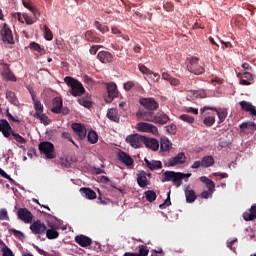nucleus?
<instances>
[{
	"label": "nucleus",
	"mask_w": 256,
	"mask_h": 256,
	"mask_svg": "<svg viewBox=\"0 0 256 256\" xmlns=\"http://www.w3.org/2000/svg\"><path fill=\"white\" fill-rule=\"evenodd\" d=\"M136 117L142 119V121H149L150 123H156L158 125H165L169 121V116L163 111L144 112L143 110L137 111Z\"/></svg>",
	"instance_id": "nucleus-1"
},
{
	"label": "nucleus",
	"mask_w": 256,
	"mask_h": 256,
	"mask_svg": "<svg viewBox=\"0 0 256 256\" xmlns=\"http://www.w3.org/2000/svg\"><path fill=\"white\" fill-rule=\"evenodd\" d=\"M0 133L3 134L6 139H14L20 145H25L27 143V139L23 138L19 133L13 131L11 124L5 119L0 120ZM11 135L13 138H11Z\"/></svg>",
	"instance_id": "nucleus-2"
},
{
	"label": "nucleus",
	"mask_w": 256,
	"mask_h": 256,
	"mask_svg": "<svg viewBox=\"0 0 256 256\" xmlns=\"http://www.w3.org/2000/svg\"><path fill=\"white\" fill-rule=\"evenodd\" d=\"M64 82L66 85H68V87H70V95L73 97H81V95H84L85 87L79 80L71 76H66L64 78Z\"/></svg>",
	"instance_id": "nucleus-3"
},
{
	"label": "nucleus",
	"mask_w": 256,
	"mask_h": 256,
	"mask_svg": "<svg viewBox=\"0 0 256 256\" xmlns=\"http://www.w3.org/2000/svg\"><path fill=\"white\" fill-rule=\"evenodd\" d=\"M172 181L175 187H181L183 185V174L181 172L166 171L162 175V183Z\"/></svg>",
	"instance_id": "nucleus-4"
},
{
	"label": "nucleus",
	"mask_w": 256,
	"mask_h": 256,
	"mask_svg": "<svg viewBox=\"0 0 256 256\" xmlns=\"http://www.w3.org/2000/svg\"><path fill=\"white\" fill-rule=\"evenodd\" d=\"M139 103L143 108H139L138 111H143L144 113H153V111L159 109V102L154 98H140Z\"/></svg>",
	"instance_id": "nucleus-5"
},
{
	"label": "nucleus",
	"mask_w": 256,
	"mask_h": 256,
	"mask_svg": "<svg viewBox=\"0 0 256 256\" xmlns=\"http://www.w3.org/2000/svg\"><path fill=\"white\" fill-rule=\"evenodd\" d=\"M38 149L42 155H45L46 159H55L57 154H55V145L49 141L40 142Z\"/></svg>",
	"instance_id": "nucleus-6"
},
{
	"label": "nucleus",
	"mask_w": 256,
	"mask_h": 256,
	"mask_svg": "<svg viewBox=\"0 0 256 256\" xmlns=\"http://www.w3.org/2000/svg\"><path fill=\"white\" fill-rule=\"evenodd\" d=\"M145 141V136L139 134H130L126 137V143L131 145L133 149H139L143 147Z\"/></svg>",
	"instance_id": "nucleus-7"
},
{
	"label": "nucleus",
	"mask_w": 256,
	"mask_h": 256,
	"mask_svg": "<svg viewBox=\"0 0 256 256\" xmlns=\"http://www.w3.org/2000/svg\"><path fill=\"white\" fill-rule=\"evenodd\" d=\"M187 162V156L184 152L178 153L176 156L169 158L165 165L166 167H176V165H183Z\"/></svg>",
	"instance_id": "nucleus-8"
},
{
	"label": "nucleus",
	"mask_w": 256,
	"mask_h": 256,
	"mask_svg": "<svg viewBox=\"0 0 256 256\" xmlns=\"http://www.w3.org/2000/svg\"><path fill=\"white\" fill-rule=\"evenodd\" d=\"M187 69L190 71V73H194V75H203V73H205V68L199 66V58L197 57H192L190 59Z\"/></svg>",
	"instance_id": "nucleus-9"
},
{
	"label": "nucleus",
	"mask_w": 256,
	"mask_h": 256,
	"mask_svg": "<svg viewBox=\"0 0 256 256\" xmlns=\"http://www.w3.org/2000/svg\"><path fill=\"white\" fill-rule=\"evenodd\" d=\"M2 41L4 43H8V45H14L15 39H13V31L9 28L7 23H4L2 30H1Z\"/></svg>",
	"instance_id": "nucleus-10"
},
{
	"label": "nucleus",
	"mask_w": 256,
	"mask_h": 256,
	"mask_svg": "<svg viewBox=\"0 0 256 256\" xmlns=\"http://www.w3.org/2000/svg\"><path fill=\"white\" fill-rule=\"evenodd\" d=\"M137 127L138 131H142L143 133H152V135H159V129L153 124H149L147 122H140L137 124Z\"/></svg>",
	"instance_id": "nucleus-11"
},
{
	"label": "nucleus",
	"mask_w": 256,
	"mask_h": 256,
	"mask_svg": "<svg viewBox=\"0 0 256 256\" xmlns=\"http://www.w3.org/2000/svg\"><path fill=\"white\" fill-rule=\"evenodd\" d=\"M30 231L34 235H43L47 231V226L41 220H36L30 225Z\"/></svg>",
	"instance_id": "nucleus-12"
},
{
	"label": "nucleus",
	"mask_w": 256,
	"mask_h": 256,
	"mask_svg": "<svg viewBox=\"0 0 256 256\" xmlns=\"http://www.w3.org/2000/svg\"><path fill=\"white\" fill-rule=\"evenodd\" d=\"M18 219L24 223H33V213L27 208H19L17 211Z\"/></svg>",
	"instance_id": "nucleus-13"
},
{
	"label": "nucleus",
	"mask_w": 256,
	"mask_h": 256,
	"mask_svg": "<svg viewBox=\"0 0 256 256\" xmlns=\"http://www.w3.org/2000/svg\"><path fill=\"white\" fill-rule=\"evenodd\" d=\"M107 93H108V97L106 98V103H112L115 97L119 95V91L117 90V84L113 82L108 83Z\"/></svg>",
	"instance_id": "nucleus-14"
},
{
	"label": "nucleus",
	"mask_w": 256,
	"mask_h": 256,
	"mask_svg": "<svg viewBox=\"0 0 256 256\" xmlns=\"http://www.w3.org/2000/svg\"><path fill=\"white\" fill-rule=\"evenodd\" d=\"M72 129L81 141L87 137V128H85V125L81 123H73Z\"/></svg>",
	"instance_id": "nucleus-15"
},
{
	"label": "nucleus",
	"mask_w": 256,
	"mask_h": 256,
	"mask_svg": "<svg viewBox=\"0 0 256 256\" xmlns=\"http://www.w3.org/2000/svg\"><path fill=\"white\" fill-rule=\"evenodd\" d=\"M2 76L7 81H17V77H15V74L11 72V68L9 67V64L3 63L2 64Z\"/></svg>",
	"instance_id": "nucleus-16"
},
{
	"label": "nucleus",
	"mask_w": 256,
	"mask_h": 256,
	"mask_svg": "<svg viewBox=\"0 0 256 256\" xmlns=\"http://www.w3.org/2000/svg\"><path fill=\"white\" fill-rule=\"evenodd\" d=\"M137 183L142 189H145V187L151 185V182L147 180V172L142 170L137 173Z\"/></svg>",
	"instance_id": "nucleus-17"
},
{
	"label": "nucleus",
	"mask_w": 256,
	"mask_h": 256,
	"mask_svg": "<svg viewBox=\"0 0 256 256\" xmlns=\"http://www.w3.org/2000/svg\"><path fill=\"white\" fill-rule=\"evenodd\" d=\"M97 59H99L100 63H113V54L109 51H100L97 55Z\"/></svg>",
	"instance_id": "nucleus-18"
},
{
	"label": "nucleus",
	"mask_w": 256,
	"mask_h": 256,
	"mask_svg": "<svg viewBox=\"0 0 256 256\" xmlns=\"http://www.w3.org/2000/svg\"><path fill=\"white\" fill-rule=\"evenodd\" d=\"M144 145L151 151H158L159 150V140L155 138H149L144 136Z\"/></svg>",
	"instance_id": "nucleus-19"
},
{
	"label": "nucleus",
	"mask_w": 256,
	"mask_h": 256,
	"mask_svg": "<svg viewBox=\"0 0 256 256\" xmlns=\"http://www.w3.org/2000/svg\"><path fill=\"white\" fill-rule=\"evenodd\" d=\"M118 159H119V161H121V163H124V165H126V167H131V165H133V163H135L133 158L128 153L123 152V151L118 152Z\"/></svg>",
	"instance_id": "nucleus-20"
},
{
	"label": "nucleus",
	"mask_w": 256,
	"mask_h": 256,
	"mask_svg": "<svg viewBox=\"0 0 256 256\" xmlns=\"http://www.w3.org/2000/svg\"><path fill=\"white\" fill-rule=\"evenodd\" d=\"M84 38L86 39V41H89L90 43H103V39L97 36L94 30H87L84 34Z\"/></svg>",
	"instance_id": "nucleus-21"
},
{
	"label": "nucleus",
	"mask_w": 256,
	"mask_h": 256,
	"mask_svg": "<svg viewBox=\"0 0 256 256\" xmlns=\"http://www.w3.org/2000/svg\"><path fill=\"white\" fill-rule=\"evenodd\" d=\"M63 109V99L61 97H55L52 101L51 112L59 115Z\"/></svg>",
	"instance_id": "nucleus-22"
},
{
	"label": "nucleus",
	"mask_w": 256,
	"mask_h": 256,
	"mask_svg": "<svg viewBox=\"0 0 256 256\" xmlns=\"http://www.w3.org/2000/svg\"><path fill=\"white\" fill-rule=\"evenodd\" d=\"M237 77L240 79V85H251L250 81H253V74L250 72L239 73Z\"/></svg>",
	"instance_id": "nucleus-23"
},
{
	"label": "nucleus",
	"mask_w": 256,
	"mask_h": 256,
	"mask_svg": "<svg viewBox=\"0 0 256 256\" xmlns=\"http://www.w3.org/2000/svg\"><path fill=\"white\" fill-rule=\"evenodd\" d=\"M185 197H186V203H195V200L197 199V194L195 193V190L191 189V186H187L184 189Z\"/></svg>",
	"instance_id": "nucleus-24"
},
{
	"label": "nucleus",
	"mask_w": 256,
	"mask_h": 256,
	"mask_svg": "<svg viewBox=\"0 0 256 256\" xmlns=\"http://www.w3.org/2000/svg\"><path fill=\"white\" fill-rule=\"evenodd\" d=\"M75 242L80 245V247H89L93 240L85 235H78L75 237Z\"/></svg>",
	"instance_id": "nucleus-25"
},
{
	"label": "nucleus",
	"mask_w": 256,
	"mask_h": 256,
	"mask_svg": "<svg viewBox=\"0 0 256 256\" xmlns=\"http://www.w3.org/2000/svg\"><path fill=\"white\" fill-rule=\"evenodd\" d=\"M144 161L150 171H157V169H163V163L159 160L149 161V159L145 158Z\"/></svg>",
	"instance_id": "nucleus-26"
},
{
	"label": "nucleus",
	"mask_w": 256,
	"mask_h": 256,
	"mask_svg": "<svg viewBox=\"0 0 256 256\" xmlns=\"http://www.w3.org/2000/svg\"><path fill=\"white\" fill-rule=\"evenodd\" d=\"M48 227L49 229L46 228L45 231L47 239H59V232L57 231V228H55V225L49 224Z\"/></svg>",
	"instance_id": "nucleus-27"
},
{
	"label": "nucleus",
	"mask_w": 256,
	"mask_h": 256,
	"mask_svg": "<svg viewBox=\"0 0 256 256\" xmlns=\"http://www.w3.org/2000/svg\"><path fill=\"white\" fill-rule=\"evenodd\" d=\"M244 221H255L256 219V204L252 205L249 212L243 213Z\"/></svg>",
	"instance_id": "nucleus-28"
},
{
	"label": "nucleus",
	"mask_w": 256,
	"mask_h": 256,
	"mask_svg": "<svg viewBox=\"0 0 256 256\" xmlns=\"http://www.w3.org/2000/svg\"><path fill=\"white\" fill-rule=\"evenodd\" d=\"M106 117L110 121H114V123H119V121H120L119 111L115 108L108 109Z\"/></svg>",
	"instance_id": "nucleus-29"
},
{
	"label": "nucleus",
	"mask_w": 256,
	"mask_h": 256,
	"mask_svg": "<svg viewBox=\"0 0 256 256\" xmlns=\"http://www.w3.org/2000/svg\"><path fill=\"white\" fill-rule=\"evenodd\" d=\"M256 130L255 122H244L240 124V133L248 131V133H253Z\"/></svg>",
	"instance_id": "nucleus-30"
},
{
	"label": "nucleus",
	"mask_w": 256,
	"mask_h": 256,
	"mask_svg": "<svg viewBox=\"0 0 256 256\" xmlns=\"http://www.w3.org/2000/svg\"><path fill=\"white\" fill-rule=\"evenodd\" d=\"M80 193L86 198V199H97V193L95 191L91 190V188H81Z\"/></svg>",
	"instance_id": "nucleus-31"
},
{
	"label": "nucleus",
	"mask_w": 256,
	"mask_h": 256,
	"mask_svg": "<svg viewBox=\"0 0 256 256\" xmlns=\"http://www.w3.org/2000/svg\"><path fill=\"white\" fill-rule=\"evenodd\" d=\"M171 141H169V138L162 137L160 140V151H170L172 147Z\"/></svg>",
	"instance_id": "nucleus-32"
},
{
	"label": "nucleus",
	"mask_w": 256,
	"mask_h": 256,
	"mask_svg": "<svg viewBox=\"0 0 256 256\" xmlns=\"http://www.w3.org/2000/svg\"><path fill=\"white\" fill-rule=\"evenodd\" d=\"M22 3L26 9H28L33 15H35V17L37 16V13H39V11L37 10V7L33 5V2L31 0H22Z\"/></svg>",
	"instance_id": "nucleus-33"
},
{
	"label": "nucleus",
	"mask_w": 256,
	"mask_h": 256,
	"mask_svg": "<svg viewBox=\"0 0 256 256\" xmlns=\"http://www.w3.org/2000/svg\"><path fill=\"white\" fill-rule=\"evenodd\" d=\"M201 162H202V167H205V168L213 167V165H215V159L213 158V156H204Z\"/></svg>",
	"instance_id": "nucleus-34"
},
{
	"label": "nucleus",
	"mask_w": 256,
	"mask_h": 256,
	"mask_svg": "<svg viewBox=\"0 0 256 256\" xmlns=\"http://www.w3.org/2000/svg\"><path fill=\"white\" fill-rule=\"evenodd\" d=\"M33 117L35 119H39L40 123H43V125H49L51 123V120H49V117L45 115L43 112L42 113H34Z\"/></svg>",
	"instance_id": "nucleus-35"
},
{
	"label": "nucleus",
	"mask_w": 256,
	"mask_h": 256,
	"mask_svg": "<svg viewBox=\"0 0 256 256\" xmlns=\"http://www.w3.org/2000/svg\"><path fill=\"white\" fill-rule=\"evenodd\" d=\"M87 140L88 142H90L91 145H95V143L99 141V135L97 134V132H95V130H91L87 134Z\"/></svg>",
	"instance_id": "nucleus-36"
},
{
	"label": "nucleus",
	"mask_w": 256,
	"mask_h": 256,
	"mask_svg": "<svg viewBox=\"0 0 256 256\" xmlns=\"http://www.w3.org/2000/svg\"><path fill=\"white\" fill-rule=\"evenodd\" d=\"M93 26L102 34L109 33V26L101 24V22L97 20L94 21Z\"/></svg>",
	"instance_id": "nucleus-37"
},
{
	"label": "nucleus",
	"mask_w": 256,
	"mask_h": 256,
	"mask_svg": "<svg viewBox=\"0 0 256 256\" xmlns=\"http://www.w3.org/2000/svg\"><path fill=\"white\" fill-rule=\"evenodd\" d=\"M6 99L12 105H17V103H19V100H17V95H15V92L11 90L6 91Z\"/></svg>",
	"instance_id": "nucleus-38"
},
{
	"label": "nucleus",
	"mask_w": 256,
	"mask_h": 256,
	"mask_svg": "<svg viewBox=\"0 0 256 256\" xmlns=\"http://www.w3.org/2000/svg\"><path fill=\"white\" fill-rule=\"evenodd\" d=\"M212 111H215V113L219 119V121H218L219 124L223 123L225 121V119H227V111H225L221 108H219V109L216 108V110H212Z\"/></svg>",
	"instance_id": "nucleus-39"
},
{
	"label": "nucleus",
	"mask_w": 256,
	"mask_h": 256,
	"mask_svg": "<svg viewBox=\"0 0 256 256\" xmlns=\"http://www.w3.org/2000/svg\"><path fill=\"white\" fill-rule=\"evenodd\" d=\"M30 49H32V51H37L40 55H45V49L41 48V45L37 42H31Z\"/></svg>",
	"instance_id": "nucleus-40"
},
{
	"label": "nucleus",
	"mask_w": 256,
	"mask_h": 256,
	"mask_svg": "<svg viewBox=\"0 0 256 256\" xmlns=\"http://www.w3.org/2000/svg\"><path fill=\"white\" fill-rule=\"evenodd\" d=\"M138 256H147L149 255V247L146 244H142L138 246Z\"/></svg>",
	"instance_id": "nucleus-41"
},
{
	"label": "nucleus",
	"mask_w": 256,
	"mask_h": 256,
	"mask_svg": "<svg viewBox=\"0 0 256 256\" xmlns=\"http://www.w3.org/2000/svg\"><path fill=\"white\" fill-rule=\"evenodd\" d=\"M0 245H3L1 251H2V256H15L13 255V251H11L9 249V247H7V245H5V242H3V240H0Z\"/></svg>",
	"instance_id": "nucleus-42"
},
{
	"label": "nucleus",
	"mask_w": 256,
	"mask_h": 256,
	"mask_svg": "<svg viewBox=\"0 0 256 256\" xmlns=\"http://www.w3.org/2000/svg\"><path fill=\"white\" fill-rule=\"evenodd\" d=\"M33 103H34V109L36 111L35 113H38V115H41V113H43L44 111L43 104H41V101H39L38 99H34Z\"/></svg>",
	"instance_id": "nucleus-43"
},
{
	"label": "nucleus",
	"mask_w": 256,
	"mask_h": 256,
	"mask_svg": "<svg viewBox=\"0 0 256 256\" xmlns=\"http://www.w3.org/2000/svg\"><path fill=\"white\" fill-rule=\"evenodd\" d=\"M146 200L149 201V203H153L155 199H157V194L153 190H148L145 192Z\"/></svg>",
	"instance_id": "nucleus-44"
},
{
	"label": "nucleus",
	"mask_w": 256,
	"mask_h": 256,
	"mask_svg": "<svg viewBox=\"0 0 256 256\" xmlns=\"http://www.w3.org/2000/svg\"><path fill=\"white\" fill-rule=\"evenodd\" d=\"M203 123L207 127H213V125H215V116H206Z\"/></svg>",
	"instance_id": "nucleus-45"
},
{
	"label": "nucleus",
	"mask_w": 256,
	"mask_h": 256,
	"mask_svg": "<svg viewBox=\"0 0 256 256\" xmlns=\"http://www.w3.org/2000/svg\"><path fill=\"white\" fill-rule=\"evenodd\" d=\"M239 105H240L242 111H246L247 113H249L251 111V108L253 107V104H251L247 101H241V102H239Z\"/></svg>",
	"instance_id": "nucleus-46"
},
{
	"label": "nucleus",
	"mask_w": 256,
	"mask_h": 256,
	"mask_svg": "<svg viewBox=\"0 0 256 256\" xmlns=\"http://www.w3.org/2000/svg\"><path fill=\"white\" fill-rule=\"evenodd\" d=\"M44 39H46V41L53 40V32H51V29H49V27L46 25L44 26Z\"/></svg>",
	"instance_id": "nucleus-47"
},
{
	"label": "nucleus",
	"mask_w": 256,
	"mask_h": 256,
	"mask_svg": "<svg viewBox=\"0 0 256 256\" xmlns=\"http://www.w3.org/2000/svg\"><path fill=\"white\" fill-rule=\"evenodd\" d=\"M179 119L185 121V123H195V118L193 116H190L189 114H182L179 116Z\"/></svg>",
	"instance_id": "nucleus-48"
},
{
	"label": "nucleus",
	"mask_w": 256,
	"mask_h": 256,
	"mask_svg": "<svg viewBox=\"0 0 256 256\" xmlns=\"http://www.w3.org/2000/svg\"><path fill=\"white\" fill-rule=\"evenodd\" d=\"M139 71H141L143 75H153V71L143 64H139Z\"/></svg>",
	"instance_id": "nucleus-49"
},
{
	"label": "nucleus",
	"mask_w": 256,
	"mask_h": 256,
	"mask_svg": "<svg viewBox=\"0 0 256 256\" xmlns=\"http://www.w3.org/2000/svg\"><path fill=\"white\" fill-rule=\"evenodd\" d=\"M34 18H30L29 16L27 15H24V19H25V22L27 23V25H33V23H35L37 21V16H39V12L36 14H33Z\"/></svg>",
	"instance_id": "nucleus-50"
},
{
	"label": "nucleus",
	"mask_w": 256,
	"mask_h": 256,
	"mask_svg": "<svg viewBox=\"0 0 256 256\" xmlns=\"http://www.w3.org/2000/svg\"><path fill=\"white\" fill-rule=\"evenodd\" d=\"M79 105H82V107H86V109H89L93 105V103L90 100H85L84 98L78 100Z\"/></svg>",
	"instance_id": "nucleus-51"
},
{
	"label": "nucleus",
	"mask_w": 256,
	"mask_h": 256,
	"mask_svg": "<svg viewBox=\"0 0 256 256\" xmlns=\"http://www.w3.org/2000/svg\"><path fill=\"white\" fill-rule=\"evenodd\" d=\"M166 131L170 135H175L177 133V126L175 124L168 125L166 126Z\"/></svg>",
	"instance_id": "nucleus-52"
},
{
	"label": "nucleus",
	"mask_w": 256,
	"mask_h": 256,
	"mask_svg": "<svg viewBox=\"0 0 256 256\" xmlns=\"http://www.w3.org/2000/svg\"><path fill=\"white\" fill-rule=\"evenodd\" d=\"M99 195L100 196L98 197V203H100L101 205H109V203H111V199L101 197V192H99Z\"/></svg>",
	"instance_id": "nucleus-53"
},
{
	"label": "nucleus",
	"mask_w": 256,
	"mask_h": 256,
	"mask_svg": "<svg viewBox=\"0 0 256 256\" xmlns=\"http://www.w3.org/2000/svg\"><path fill=\"white\" fill-rule=\"evenodd\" d=\"M0 221H9V214H7V210L2 209L0 211Z\"/></svg>",
	"instance_id": "nucleus-54"
},
{
	"label": "nucleus",
	"mask_w": 256,
	"mask_h": 256,
	"mask_svg": "<svg viewBox=\"0 0 256 256\" xmlns=\"http://www.w3.org/2000/svg\"><path fill=\"white\" fill-rule=\"evenodd\" d=\"M10 233H12L14 235V237H17V239H23V232L19 231V230H15V229H10L9 230Z\"/></svg>",
	"instance_id": "nucleus-55"
},
{
	"label": "nucleus",
	"mask_w": 256,
	"mask_h": 256,
	"mask_svg": "<svg viewBox=\"0 0 256 256\" xmlns=\"http://www.w3.org/2000/svg\"><path fill=\"white\" fill-rule=\"evenodd\" d=\"M206 187L209 193H213V191H215V182H213V180H210L209 182H207Z\"/></svg>",
	"instance_id": "nucleus-56"
},
{
	"label": "nucleus",
	"mask_w": 256,
	"mask_h": 256,
	"mask_svg": "<svg viewBox=\"0 0 256 256\" xmlns=\"http://www.w3.org/2000/svg\"><path fill=\"white\" fill-rule=\"evenodd\" d=\"M133 87H135V82L133 81H128L124 84L125 91H131Z\"/></svg>",
	"instance_id": "nucleus-57"
},
{
	"label": "nucleus",
	"mask_w": 256,
	"mask_h": 256,
	"mask_svg": "<svg viewBox=\"0 0 256 256\" xmlns=\"http://www.w3.org/2000/svg\"><path fill=\"white\" fill-rule=\"evenodd\" d=\"M206 111H217V107L204 106L200 109L201 113H205Z\"/></svg>",
	"instance_id": "nucleus-58"
},
{
	"label": "nucleus",
	"mask_w": 256,
	"mask_h": 256,
	"mask_svg": "<svg viewBox=\"0 0 256 256\" xmlns=\"http://www.w3.org/2000/svg\"><path fill=\"white\" fill-rule=\"evenodd\" d=\"M214 177H221V179H227L229 177V174L227 173H221V172H215L213 173Z\"/></svg>",
	"instance_id": "nucleus-59"
},
{
	"label": "nucleus",
	"mask_w": 256,
	"mask_h": 256,
	"mask_svg": "<svg viewBox=\"0 0 256 256\" xmlns=\"http://www.w3.org/2000/svg\"><path fill=\"white\" fill-rule=\"evenodd\" d=\"M199 167H203V164L201 161H195L192 165H191V169H199Z\"/></svg>",
	"instance_id": "nucleus-60"
},
{
	"label": "nucleus",
	"mask_w": 256,
	"mask_h": 256,
	"mask_svg": "<svg viewBox=\"0 0 256 256\" xmlns=\"http://www.w3.org/2000/svg\"><path fill=\"white\" fill-rule=\"evenodd\" d=\"M97 51H99V46L93 45V46L90 48L89 53H90V55H97Z\"/></svg>",
	"instance_id": "nucleus-61"
},
{
	"label": "nucleus",
	"mask_w": 256,
	"mask_h": 256,
	"mask_svg": "<svg viewBox=\"0 0 256 256\" xmlns=\"http://www.w3.org/2000/svg\"><path fill=\"white\" fill-rule=\"evenodd\" d=\"M34 248L36 249V251L43 256H49V253L45 252V250L39 248V246H34Z\"/></svg>",
	"instance_id": "nucleus-62"
},
{
	"label": "nucleus",
	"mask_w": 256,
	"mask_h": 256,
	"mask_svg": "<svg viewBox=\"0 0 256 256\" xmlns=\"http://www.w3.org/2000/svg\"><path fill=\"white\" fill-rule=\"evenodd\" d=\"M170 85H172L173 87H177V85H179V79H176V78H171L170 81H169Z\"/></svg>",
	"instance_id": "nucleus-63"
},
{
	"label": "nucleus",
	"mask_w": 256,
	"mask_h": 256,
	"mask_svg": "<svg viewBox=\"0 0 256 256\" xmlns=\"http://www.w3.org/2000/svg\"><path fill=\"white\" fill-rule=\"evenodd\" d=\"M164 9L166 11H173V5L171 4V2L164 4Z\"/></svg>",
	"instance_id": "nucleus-64"
}]
</instances>
